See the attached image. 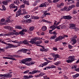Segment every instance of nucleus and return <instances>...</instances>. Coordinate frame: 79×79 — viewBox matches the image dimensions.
<instances>
[{
	"mask_svg": "<svg viewBox=\"0 0 79 79\" xmlns=\"http://www.w3.org/2000/svg\"><path fill=\"white\" fill-rule=\"evenodd\" d=\"M27 50H28L27 49H23L22 52H23V53H26V52L27 51Z\"/></svg>",
	"mask_w": 79,
	"mask_h": 79,
	"instance_id": "32",
	"label": "nucleus"
},
{
	"mask_svg": "<svg viewBox=\"0 0 79 79\" xmlns=\"http://www.w3.org/2000/svg\"><path fill=\"white\" fill-rule=\"evenodd\" d=\"M34 29V26L31 27L30 28V31H32Z\"/></svg>",
	"mask_w": 79,
	"mask_h": 79,
	"instance_id": "34",
	"label": "nucleus"
},
{
	"mask_svg": "<svg viewBox=\"0 0 79 79\" xmlns=\"http://www.w3.org/2000/svg\"><path fill=\"white\" fill-rule=\"evenodd\" d=\"M40 39V38L39 37H35L34 38L32 39L31 40V41H29V42L32 44H35V43L37 42V41H35L38 40H39Z\"/></svg>",
	"mask_w": 79,
	"mask_h": 79,
	"instance_id": "1",
	"label": "nucleus"
},
{
	"mask_svg": "<svg viewBox=\"0 0 79 79\" xmlns=\"http://www.w3.org/2000/svg\"><path fill=\"white\" fill-rule=\"evenodd\" d=\"M59 1H60V0H54L53 1V3H56V2H59Z\"/></svg>",
	"mask_w": 79,
	"mask_h": 79,
	"instance_id": "49",
	"label": "nucleus"
},
{
	"mask_svg": "<svg viewBox=\"0 0 79 79\" xmlns=\"http://www.w3.org/2000/svg\"><path fill=\"white\" fill-rule=\"evenodd\" d=\"M42 43V41L40 40L39 41H37V42H35V45H40V44Z\"/></svg>",
	"mask_w": 79,
	"mask_h": 79,
	"instance_id": "18",
	"label": "nucleus"
},
{
	"mask_svg": "<svg viewBox=\"0 0 79 79\" xmlns=\"http://www.w3.org/2000/svg\"><path fill=\"white\" fill-rule=\"evenodd\" d=\"M10 17L8 18H7L5 21L6 23H10V22H11V21H10Z\"/></svg>",
	"mask_w": 79,
	"mask_h": 79,
	"instance_id": "28",
	"label": "nucleus"
},
{
	"mask_svg": "<svg viewBox=\"0 0 79 79\" xmlns=\"http://www.w3.org/2000/svg\"><path fill=\"white\" fill-rule=\"evenodd\" d=\"M22 31H23V32H27V30H26V29H23L22 30Z\"/></svg>",
	"mask_w": 79,
	"mask_h": 79,
	"instance_id": "56",
	"label": "nucleus"
},
{
	"mask_svg": "<svg viewBox=\"0 0 79 79\" xmlns=\"http://www.w3.org/2000/svg\"><path fill=\"white\" fill-rule=\"evenodd\" d=\"M64 37L60 36H59L58 38H57L55 40V42H57L59 40H61L62 39H64Z\"/></svg>",
	"mask_w": 79,
	"mask_h": 79,
	"instance_id": "6",
	"label": "nucleus"
},
{
	"mask_svg": "<svg viewBox=\"0 0 79 79\" xmlns=\"http://www.w3.org/2000/svg\"><path fill=\"white\" fill-rule=\"evenodd\" d=\"M51 68H56V66L53 65H51Z\"/></svg>",
	"mask_w": 79,
	"mask_h": 79,
	"instance_id": "63",
	"label": "nucleus"
},
{
	"mask_svg": "<svg viewBox=\"0 0 79 79\" xmlns=\"http://www.w3.org/2000/svg\"><path fill=\"white\" fill-rule=\"evenodd\" d=\"M61 5L60 4H57V8H61Z\"/></svg>",
	"mask_w": 79,
	"mask_h": 79,
	"instance_id": "51",
	"label": "nucleus"
},
{
	"mask_svg": "<svg viewBox=\"0 0 79 79\" xmlns=\"http://www.w3.org/2000/svg\"><path fill=\"white\" fill-rule=\"evenodd\" d=\"M35 62H32L30 63H27L26 64H27V66H30L32 65V64H34Z\"/></svg>",
	"mask_w": 79,
	"mask_h": 79,
	"instance_id": "21",
	"label": "nucleus"
},
{
	"mask_svg": "<svg viewBox=\"0 0 79 79\" xmlns=\"http://www.w3.org/2000/svg\"><path fill=\"white\" fill-rule=\"evenodd\" d=\"M21 12V9L18 10V11L16 13V17H18V16H19L20 15H22Z\"/></svg>",
	"mask_w": 79,
	"mask_h": 79,
	"instance_id": "8",
	"label": "nucleus"
},
{
	"mask_svg": "<svg viewBox=\"0 0 79 79\" xmlns=\"http://www.w3.org/2000/svg\"><path fill=\"white\" fill-rule=\"evenodd\" d=\"M47 27L45 26H44L42 27V31H46L47 30Z\"/></svg>",
	"mask_w": 79,
	"mask_h": 79,
	"instance_id": "22",
	"label": "nucleus"
},
{
	"mask_svg": "<svg viewBox=\"0 0 79 79\" xmlns=\"http://www.w3.org/2000/svg\"><path fill=\"white\" fill-rule=\"evenodd\" d=\"M40 0H36L35 2L37 3H39L40 2Z\"/></svg>",
	"mask_w": 79,
	"mask_h": 79,
	"instance_id": "64",
	"label": "nucleus"
},
{
	"mask_svg": "<svg viewBox=\"0 0 79 79\" xmlns=\"http://www.w3.org/2000/svg\"><path fill=\"white\" fill-rule=\"evenodd\" d=\"M24 4H26V5H29V1H25L24 2Z\"/></svg>",
	"mask_w": 79,
	"mask_h": 79,
	"instance_id": "30",
	"label": "nucleus"
},
{
	"mask_svg": "<svg viewBox=\"0 0 79 79\" xmlns=\"http://www.w3.org/2000/svg\"><path fill=\"white\" fill-rule=\"evenodd\" d=\"M9 35H14V32H10V33H9Z\"/></svg>",
	"mask_w": 79,
	"mask_h": 79,
	"instance_id": "54",
	"label": "nucleus"
},
{
	"mask_svg": "<svg viewBox=\"0 0 79 79\" xmlns=\"http://www.w3.org/2000/svg\"><path fill=\"white\" fill-rule=\"evenodd\" d=\"M5 19H2L1 20V22H3Z\"/></svg>",
	"mask_w": 79,
	"mask_h": 79,
	"instance_id": "62",
	"label": "nucleus"
},
{
	"mask_svg": "<svg viewBox=\"0 0 79 79\" xmlns=\"http://www.w3.org/2000/svg\"><path fill=\"white\" fill-rule=\"evenodd\" d=\"M9 7L11 8H16V7H17V6H15V5L14 4H10V5Z\"/></svg>",
	"mask_w": 79,
	"mask_h": 79,
	"instance_id": "13",
	"label": "nucleus"
},
{
	"mask_svg": "<svg viewBox=\"0 0 79 79\" xmlns=\"http://www.w3.org/2000/svg\"><path fill=\"white\" fill-rule=\"evenodd\" d=\"M69 48H70V49H71V48H72V46L70 44L69 45Z\"/></svg>",
	"mask_w": 79,
	"mask_h": 79,
	"instance_id": "58",
	"label": "nucleus"
},
{
	"mask_svg": "<svg viewBox=\"0 0 79 79\" xmlns=\"http://www.w3.org/2000/svg\"><path fill=\"white\" fill-rule=\"evenodd\" d=\"M70 29H74V28L76 26V25L73 24H70Z\"/></svg>",
	"mask_w": 79,
	"mask_h": 79,
	"instance_id": "11",
	"label": "nucleus"
},
{
	"mask_svg": "<svg viewBox=\"0 0 79 79\" xmlns=\"http://www.w3.org/2000/svg\"><path fill=\"white\" fill-rule=\"evenodd\" d=\"M65 10L66 11H69L70 10H71V7L69 6V7H65L64 8Z\"/></svg>",
	"mask_w": 79,
	"mask_h": 79,
	"instance_id": "17",
	"label": "nucleus"
},
{
	"mask_svg": "<svg viewBox=\"0 0 79 79\" xmlns=\"http://www.w3.org/2000/svg\"><path fill=\"white\" fill-rule=\"evenodd\" d=\"M73 14H76V13H77V12H76V10H73Z\"/></svg>",
	"mask_w": 79,
	"mask_h": 79,
	"instance_id": "60",
	"label": "nucleus"
},
{
	"mask_svg": "<svg viewBox=\"0 0 79 79\" xmlns=\"http://www.w3.org/2000/svg\"><path fill=\"white\" fill-rule=\"evenodd\" d=\"M3 58L4 59H9L10 60H17L15 59V58L8 57H3Z\"/></svg>",
	"mask_w": 79,
	"mask_h": 79,
	"instance_id": "14",
	"label": "nucleus"
},
{
	"mask_svg": "<svg viewBox=\"0 0 79 79\" xmlns=\"http://www.w3.org/2000/svg\"><path fill=\"white\" fill-rule=\"evenodd\" d=\"M19 52H23V49H21L19 50L17 52L19 53Z\"/></svg>",
	"mask_w": 79,
	"mask_h": 79,
	"instance_id": "61",
	"label": "nucleus"
},
{
	"mask_svg": "<svg viewBox=\"0 0 79 79\" xmlns=\"http://www.w3.org/2000/svg\"><path fill=\"white\" fill-rule=\"evenodd\" d=\"M44 15H51V14H50V13H44Z\"/></svg>",
	"mask_w": 79,
	"mask_h": 79,
	"instance_id": "47",
	"label": "nucleus"
},
{
	"mask_svg": "<svg viewBox=\"0 0 79 79\" xmlns=\"http://www.w3.org/2000/svg\"><path fill=\"white\" fill-rule=\"evenodd\" d=\"M28 76L27 75H25L23 76V79H28Z\"/></svg>",
	"mask_w": 79,
	"mask_h": 79,
	"instance_id": "35",
	"label": "nucleus"
},
{
	"mask_svg": "<svg viewBox=\"0 0 79 79\" xmlns=\"http://www.w3.org/2000/svg\"><path fill=\"white\" fill-rule=\"evenodd\" d=\"M32 60V58H27L24 59H23L21 60V62L23 64H25L26 65H27L26 63H28L27 62L29 61H31Z\"/></svg>",
	"mask_w": 79,
	"mask_h": 79,
	"instance_id": "2",
	"label": "nucleus"
},
{
	"mask_svg": "<svg viewBox=\"0 0 79 79\" xmlns=\"http://www.w3.org/2000/svg\"><path fill=\"white\" fill-rule=\"evenodd\" d=\"M79 74L77 73L74 75H73L72 77H73V78L74 79H76L77 77H79Z\"/></svg>",
	"mask_w": 79,
	"mask_h": 79,
	"instance_id": "19",
	"label": "nucleus"
},
{
	"mask_svg": "<svg viewBox=\"0 0 79 79\" xmlns=\"http://www.w3.org/2000/svg\"><path fill=\"white\" fill-rule=\"evenodd\" d=\"M29 72V70H27L24 72V74H26L27 73H28Z\"/></svg>",
	"mask_w": 79,
	"mask_h": 79,
	"instance_id": "48",
	"label": "nucleus"
},
{
	"mask_svg": "<svg viewBox=\"0 0 79 79\" xmlns=\"http://www.w3.org/2000/svg\"><path fill=\"white\" fill-rule=\"evenodd\" d=\"M32 19H39V17L38 16H33L32 17Z\"/></svg>",
	"mask_w": 79,
	"mask_h": 79,
	"instance_id": "26",
	"label": "nucleus"
},
{
	"mask_svg": "<svg viewBox=\"0 0 79 79\" xmlns=\"http://www.w3.org/2000/svg\"><path fill=\"white\" fill-rule=\"evenodd\" d=\"M25 4H24L20 6L21 8H25Z\"/></svg>",
	"mask_w": 79,
	"mask_h": 79,
	"instance_id": "41",
	"label": "nucleus"
},
{
	"mask_svg": "<svg viewBox=\"0 0 79 79\" xmlns=\"http://www.w3.org/2000/svg\"><path fill=\"white\" fill-rule=\"evenodd\" d=\"M46 4L47 2H45L42 3V4H41L40 6V7H44L45 6H47V5H46Z\"/></svg>",
	"mask_w": 79,
	"mask_h": 79,
	"instance_id": "12",
	"label": "nucleus"
},
{
	"mask_svg": "<svg viewBox=\"0 0 79 79\" xmlns=\"http://www.w3.org/2000/svg\"><path fill=\"white\" fill-rule=\"evenodd\" d=\"M2 9L1 10H2V11H5V10H6V8H5V6L2 5Z\"/></svg>",
	"mask_w": 79,
	"mask_h": 79,
	"instance_id": "24",
	"label": "nucleus"
},
{
	"mask_svg": "<svg viewBox=\"0 0 79 79\" xmlns=\"http://www.w3.org/2000/svg\"><path fill=\"white\" fill-rule=\"evenodd\" d=\"M0 77H4V79H5V77H11V75L10 74H0Z\"/></svg>",
	"mask_w": 79,
	"mask_h": 79,
	"instance_id": "5",
	"label": "nucleus"
},
{
	"mask_svg": "<svg viewBox=\"0 0 79 79\" xmlns=\"http://www.w3.org/2000/svg\"><path fill=\"white\" fill-rule=\"evenodd\" d=\"M19 34L21 35H24L25 34V32L22 31V30L21 31H20Z\"/></svg>",
	"mask_w": 79,
	"mask_h": 79,
	"instance_id": "29",
	"label": "nucleus"
},
{
	"mask_svg": "<svg viewBox=\"0 0 79 79\" xmlns=\"http://www.w3.org/2000/svg\"><path fill=\"white\" fill-rule=\"evenodd\" d=\"M72 18H73V17L70 15L67 16V19H71Z\"/></svg>",
	"mask_w": 79,
	"mask_h": 79,
	"instance_id": "25",
	"label": "nucleus"
},
{
	"mask_svg": "<svg viewBox=\"0 0 79 79\" xmlns=\"http://www.w3.org/2000/svg\"><path fill=\"white\" fill-rule=\"evenodd\" d=\"M2 3L4 5H8V2L6 1H4L2 2Z\"/></svg>",
	"mask_w": 79,
	"mask_h": 79,
	"instance_id": "27",
	"label": "nucleus"
},
{
	"mask_svg": "<svg viewBox=\"0 0 79 79\" xmlns=\"http://www.w3.org/2000/svg\"><path fill=\"white\" fill-rule=\"evenodd\" d=\"M53 34V36L51 37L50 38V39H55L56 37V35L58 34L56 31H54L52 33Z\"/></svg>",
	"mask_w": 79,
	"mask_h": 79,
	"instance_id": "7",
	"label": "nucleus"
},
{
	"mask_svg": "<svg viewBox=\"0 0 79 79\" xmlns=\"http://www.w3.org/2000/svg\"><path fill=\"white\" fill-rule=\"evenodd\" d=\"M47 64H48V63L47 62H45L44 63V64H43V66H47Z\"/></svg>",
	"mask_w": 79,
	"mask_h": 79,
	"instance_id": "39",
	"label": "nucleus"
},
{
	"mask_svg": "<svg viewBox=\"0 0 79 79\" xmlns=\"http://www.w3.org/2000/svg\"><path fill=\"white\" fill-rule=\"evenodd\" d=\"M33 74H35V73H37V70H33L32 72Z\"/></svg>",
	"mask_w": 79,
	"mask_h": 79,
	"instance_id": "44",
	"label": "nucleus"
},
{
	"mask_svg": "<svg viewBox=\"0 0 79 79\" xmlns=\"http://www.w3.org/2000/svg\"><path fill=\"white\" fill-rule=\"evenodd\" d=\"M55 57L57 58H60V55L58 54H56L55 56Z\"/></svg>",
	"mask_w": 79,
	"mask_h": 79,
	"instance_id": "36",
	"label": "nucleus"
},
{
	"mask_svg": "<svg viewBox=\"0 0 79 79\" xmlns=\"http://www.w3.org/2000/svg\"><path fill=\"white\" fill-rule=\"evenodd\" d=\"M0 25L1 26H2V25H5V23H4L1 22L0 23Z\"/></svg>",
	"mask_w": 79,
	"mask_h": 79,
	"instance_id": "52",
	"label": "nucleus"
},
{
	"mask_svg": "<svg viewBox=\"0 0 79 79\" xmlns=\"http://www.w3.org/2000/svg\"><path fill=\"white\" fill-rule=\"evenodd\" d=\"M23 43L25 45H29V44L28 43V41L27 40H24L23 41Z\"/></svg>",
	"mask_w": 79,
	"mask_h": 79,
	"instance_id": "16",
	"label": "nucleus"
},
{
	"mask_svg": "<svg viewBox=\"0 0 79 79\" xmlns=\"http://www.w3.org/2000/svg\"><path fill=\"white\" fill-rule=\"evenodd\" d=\"M72 69H76V66L74 65L72 66Z\"/></svg>",
	"mask_w": 79,
	"mask_h": 79,
	"instance_id": "50",
	"label": "nucleus"
},
{
	"mask_svg": "<svg viewBox=\"0 0 79 79\" xmlns=\"http://www.w3.org/2000/svg\"><path fill=\"white\" fill-rule=\"evenodd\" d=\"M73 42V43H72V45H74L76 43L77 41H76V38L75 37H73L72 38V39L71 40Z\"/></svg>",
	"mask_w": 79,
	"mask_h": 79,
	"instance_id": "10",
	"label": "nucleus"
},
{
	"mask_svg": "<svg viewBox=\"0 0 79 79\" xmlns=\"http://www.w3.org/2000/svg\"><path fill=\"white\" fill-rule=\"evenodd\" d=\"M63 19H67V16H63Z\"/></svg>",
	"mask_w": 79,
	"mask_h": 79,
	"instance_id": "57",
	"label": "nucleus"
},
{
	"mask_svg": "<svg viewBox=\"0 0 79 79\" xmlns=\"http://www.w3.org/2000/svg\"><path fill=\"white\" fill-rule=\"evenodd\" d=\"M50 29H55V25H53L50 27Z\"/></svg>",
	"mask_w": 79,
	"mask_h": 79,
	"instance_id": "40",
	"label": "nucleus"
},
{
	"mask_svg": "<svg viewBox=\"0 0 79 79\" xmlns=\"http://www.w3.org/2000/svg\"><path fill=\"white\" fill-rule=\"evenodd\" d=\"M73 29H74V30L75 31H79V29H78L77 27H75Z\"/></svg>",
	"mask_w": 79,
	"mask_h": 79,
	"instance_id": "43",
	"label": "nucleus"
},
{
	"mask_svg": "<svg viewBox=\"0 0 79 79\" xmlns=\"http://www.w3.org/2000/svg\"><path fill=\"white\" fill-rule=\"evenodd\" d=\"M37 46H39L40 47H42V48H41L40 49V51L41 52H47L48 50V48L45 49V48L44 46H42L40 45H37Z\"/></svg>",
	"mask_w": 79,
	"mask_h": 79,
	"instance_id": "3",
	"label": "nucleus"
},
{
	"mask_svg": "<svg viewBox=\"0 0 79 79\" xmlns=\"http://www.w3.org/2000/svg\"><path fill=\"white\" fill-rule=\"evenodd\" d=\"M22 22L23 23H26V20H24V19H23L22 21Z\"/></svg>",
	"mask_w": 79,
	"mask_h": 79,
	"instance_id": "53",
	"label": "nucleus"
},
{
	"mask_svg": "<svg viewBox=\"0 0 79 79\" xmlns=\"http://www.w3.org/2000/svg\"><path fill=\"white\" fill-rule=\"evenodd\" d=\"M79 2H78L77 3L76 6L77 7H79V0H77Z\"/></svg>",
	"mask_w": 79,
	"mask_h": 79,
	"instance_id": "45",
	"label": "nucleus"
},
{
	"mask_svg": "<svg viewBox=\"0 0 79 79\" xmlns=\"http://www.w3.org/2000/svg\"><path fill=\"white\" fill-rule=\"evenodd\" d=\"M69 7H70L71 9V8H74V7H75V5H72L71 6H69Z\"/></svg>",
	"mask_w": 79,
	"mask_h": 79,
	"instance_id": "46",
	"label": "nucleus"
},
{
	"mask_svg": "<svg viewBox=\"0 0 79 79\" xmlns=\"http://www.w3.org/2000/svg\"><path fill=\"white\" fill-rule=\"evenodd\" d=\"M12 42H13V43H15V44H18V41L17 40L12 41Z\"/></svg>",
	"mask_w": 79,
	"mask_h": 79,
	"instance_id": "38",
	"label": "nucleus"
},
{
	"mask_svg": "<svg viewBox=\"0 0 79 79\" xmlns=\"http://www.w3.org/2000/svg\"><path fill=\"white\" fill-rule=\"evenodd\" d=\"M69 59L68 60L66 61L67 62L69 63H71V62H73V61H74L75 59L74 58H73L72 56H70L68 57Z\"/></svg>",
	"mask_w": 79,
	"mask_h": 79,
	"instance_id": "4",
	"label": "nucleus"
},
{
	"mask_svg": "<svg viewBox=\"0 0 79 79\" xmlns=\"http://www.w3.org/2000/svg\"><path fill=\"white\" fill-rule=\"evenodd\" d=\"M8 56H10V57H15L16 58H23V57L16 55H13L12 56H11L10 55H8Z\"/></svg>",
	"mask_w": 79,
	"mask_h": 79,
	"instance_id": "9",
	"label": "nucleus"
},
{
	"mask_svg": "<svg viewBox=\"0 0 79 79\" xmlns=\"http://www.w3.org/2000/svg\"><path fill=\"white\" fill-rule=\"evenodd\" d=\"M32 77H33V76L32 75H30L28 76V79H30V78H32Z\"/></svg>",
	"mask_w": 79,
	"mask_h": 79,
	"instance_id": "59",
	"label": "nucleus"
},
{
	"mask_svg": "<svg viewBox=\"0 0 79 79\" xmlns=\"http://www.w3.org/2000/svg\"><path fill=\"white\" fill-rule=\"evenodd\" d=\"M29 17H30V15H27L25 16V18L26 19L29 18Z\"/></svg>",
	"mask_w": 79,
	"mask_h": 79,
	"instance_id": "42",
	"label": "nucleus"
},
{
	"mask_svg": "<svg viewBox=\"0 0 79 79\" xmlns=\"http://www.w3.org/2000/svg\"><path fill=\"white\" fill-rule=\"evenodd\" d=\"M43 21L44 22H45V23H49V24H51L52 22L50 21H48V20H46L45 19H43Z\"/></svg>",
	"mask_w": 79,
	"mask_h": 79,
	"instance_id": "23",
	"label": "nucleus"
},
{
	"mask_svg": "<svg viewBox=\"0 0 79 79\" xmlns=\"http://www.w3.org/2000/svg\"><path fill=\"white\" fill-rule=\"evenodd\" d=\"M22 11L23 12V13L22 14V15H26V14H27V12H26V10L25 9H23Z\"/></svg>",
	"mask_w": 79,
	"mask_h": 79,
	"instance_id": "20",
	"label": "nucleus"
},
{
	"mask_svg": "<svg viewBox=\"0 0 79 79\" xmlns=\"http://www.w3.org/2000/svg\"><path fill=\"white\" fill-rule=\"evenodd\" d=\"M8 45H9V48H12L13 47H14V45H13V44H8Z\"/></svg>",
	"mask_w": 79,
	"mask_h": 79,
	"instance_id": "31",
	"label": "nucleus"
},
{
	"mask_svg": "<svg viewBox=\"0 0 79 79\" xmlns=\"http://www.w3.org/2000/svg\"><path fill=\"white\" fill-rule=\"evenodd\" d=\"M16 27L17 29H22V27L20 26H18Z\"/></svg>",
	"mask_w": 79,
	"mask_h": 79,
	"instance_id": "37",
	"label": "nucleus"
},
{
	"mask_svg": "<svg viewBox=\"0 0 79 79\" xmlns=\"http://www.w3.org/2000/svg\"><path fill=\"white\" fill-rule=\"evenodd\" d=\"M26 23H30L32 22V20H31V19H28V20H26Z\"/></svg>",
	"mask_w": 79,
	"mask_h": 79,
	"instance_id": "33",
	"label": "nucleus"
},
{
	"mask_svg": "<svg viewBox=\"0 0 79 79\" xmlns=\"http://www.w3.org/2000/svg\"><path fill=\"white\" fill-rule=\"evenodd\" d=\"M4 28H5V29H9V30L13 29V28L11 27L10 26H6L4 27Z\"/></svg>",
	"mask_w": 79,
	"mask_h": 79,
	"instance_id": "15",
	"label": "nucleus"
},
{
	"mask_svg": "<svg viewBox=\"0 0 79 79\" xmlns=\"http://www.w3.org/2000/svg\"><path fill=\"white\" fill-rule=\"evenodd\" d=\"M14 34H15V35H19V33L18 32H15V33H14Z\"/></svg>",
	"mask_w": 79,
	"mask_h": 79,
	"instance_id": "55",
	"label": "nucleus"
}]
</instances>
